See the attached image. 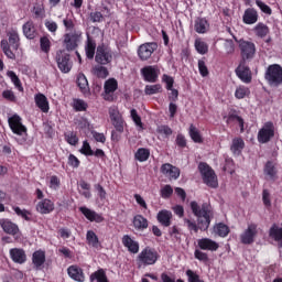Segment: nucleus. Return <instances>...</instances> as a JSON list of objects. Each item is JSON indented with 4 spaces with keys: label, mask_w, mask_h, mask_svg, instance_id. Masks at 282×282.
Returning a JSON list of instances; mask_svg holds the SVG:
<instances>
[{
    "label": "nucleus",
    "mask_w": 282,
    "mask_h": 282,
    "mask_svg": "<svg viewBox=\"0 0 282 282\" xmlns=\"http://www.w3.org/2000/svg\"><path fill=\"white\" fill-rule=\"evenodd\" d=\"M194 257H195V259H197V261H202L203 263H208V261L210 260L208 258V253H206L199 249H196L194 251Z\"/></svg>",
    "instance_id": "58"
},
{
    "label": "nucleus",
    "mask_w": 282,
    "mask_h": 282,
    "mask_svg": "<svg viewBox=\"0 0 282 282\" xmlns=\"http://www.w3.org/2000/svg\"><path fill=\"white\" fill-rule=\"evenodd\" d=\"M239 50H240V56L241 61L245 63L247 61H252L254 58V55L257 54V45H254L253 42L240 40L239 41Z\"/></svg>",
    "instance_id": "8"
},
{
    "label": "nucleus",
    "mask_w": 282,
    "mask_h": 282,
    "mask_svg": "<svg viewBox=\"0 0 282 282\" xmlns=\"http://www.w3.org/2000/svg\"><path fill=\"white\" fill-rule=\"evenodd\" d=\"M246 149V142L241 137L234 138L231 141L230 151L234 155H241V151Z\"/></svg>",
    "instance_id": "32"
},
{
    "label": "nucleus",
    "mask_w": 282,
    "mask_h": 282,
    "mask_svg": "<svg viewBox=\"0 0 282 282\" xmlns=\"http://www.w3.org/2000/svg\"><path fill=\"white\" fill-rule=\"evenodd\" d=\"M9 254L13 263H19L20 265H22V263H25L28 261V256L25 254V250L23 249H10Z\"/></svg>",
    "instance_id": "23"
},
{
    "label": "nucleus",
    "mask_w": 282,
    "mask_h": 282,
    "mask_svg": "<svg viewBox=\"0 0 282 282\" xmlns=\"http://www.w3.org/2000/svg\"><path fill=\"white\" fill-rule=\"evenodd\" d=\"M22 32L25 39H29L30 41L36 39V36L39 35V31H36V25H34V22L32 20H29L22 25Z\"/></svg>",
    "instance_id": "24"
},
{
    "label": "nucleus",
    "mask_w": 282,
    "mask_h": 282,
    "mask_svg": "<svg viewBox=\"0 0 282 282\" xmlns=\"http://www.w3.org/2000/svg\"><path fill=\"white\" fill-rule=\"evenodd\" d=\"M2 98L9 102H17V95L11 89H7L2 93Z\"/></svg>",
    "instance_id": "63"
},
{
    "label": "nucleus",
    "mask_w": 282,
    "mask_h": 282,
    "mask_svg": "<svg viewBox=\"0 0 282 282\" xmlns=\"http://www.w3.org/2000/svg\"><path fill=\"white\" fill-rule=\"evenodd\" d=\"M264 79L270 87H280L282 85V66L280 64H271L264 73Z\"/></svg>",
    "instance_id": "5"
},
{
    "label": "nucleus",
    "mask_w": 282,
    "mask_h": 282,
    "mask_svg": "<svg viewBox=\"0 0 282 282\" xmlns=\"http://www.w3.org/2000/svg\"><path fill=\"white\" fill-rule=\"evenodd\" d=\"M160 194L163 199H169L173 195V187L171 185H165L161 188Z\"/></svg>",
    "instance_id": "62"
},
{
    "label": "nucleus",
    "mask_w": 282,
    "mask_h": 282,
    "mask_svg": "<svg viewBox=\"0 0 282 282\" xmlns=\"http://www.w3.org/2000/svg\"><path fill=\"white\" fill-rule=\"evenodd\" d=\"M79 213H82L88 221H95L96 224H102V221H105V217H102V215L89 209V207H79Z\"/></svg>",
    "instance_id": "17"
},
{
    "label": "nucleus",
    "mask_w": 282,
    "mask_h": 282,
    "mask_svg": "<svg viewBox=\"0 0 282 282\" xmlns=\"http://www.w3.org/2000/svg\"><path fill=\"white\" fill-rule=\"evenodd\" d=\"M90 282L97 281V282H109V279L107 278V272H105V269H99L90 274Z\"/></svg>",
    "instance_id": "38"
},
{
    "label": "nucleus",
    "mask_w": 282,
    "mask_h": 282,
    "mask_svg": "<svg viewBox=\"0 0 282 282\" xmlns=\"http://www.w3.org/2000/svg\"><path fill=\"white\" fill-rule=\"evenodd\" d=\"M151 156V151L147 148H139L134 154L135 160L138 162H147L149 158Z\"/></svg>",
    "instance_id": "43"
},
{
    "label": "nucleus",
    "mask_w": 282,
    "mask_h": 282,
    "mask_svg": "<svg viewBox=\"0 0 282 282\" xmlns=\"http://www.w3.org/2000/svg\"><path fill=\"white\" fill-rule=\"evenodd\" d=\"M175 142H176V145L178 147V149H186V147H187L186 137L182 133H178L176 135Z\"/></svg>",
    "instance_id": "64"
},
{
    "label": "nucleus",
    "mask_w": 282,
    "mask_h": 282,
    "mask_svg": "<svg viewBox=\"0 0 282 282\" xmlns=\"http://www.w3.org/2000/svg\"><path fill=\"white\" fill-rule=\"evenodd\" d=\"M79 153H82V155H86V158L94 155V150H91V145L89 144V141L87 140L83 141V145H82V149L79 150Z\"/></svg>",
    "instance_id": "56"
},
{
    "label": "nucleus",
    "mask_w": 282,
    "mask_h": 282,
    "mask_svg": "<svg viewBox=\"0 0 282 282\" xmlns=\"http://www.w3.org/2000/svg\"><path fill=\"white\" fill-rule=\"evenodd\" d=\"M62 23H63L66 32H74V30L76 28V23L74 22L73 18L66 17L63 19Z\"/></svg>",
    "instance_id": "55"
},
{
    "label": "nucleus",
    "mask_w": 282,
    "mask_h": 282,
    "mask_svg": "<svg viewBox=\"0 0 282 282\" xmlns=\"http://www.w3.org/2000/svg\"><path fill=\"white\" fill-rule=\"evenodd\" d=\"M83 40V32L82 31H73L65 33L63 36V46L65 47L66 52H74L78 50V45Z\"/></svg>",
    "instance_id": "7"
},
{
    "label": "nucleus",
    "mask_w": 282,
    "mask_h": 282,
    "mask_svg": "<svg viewBox=\"0 0 282 282\" xmlns=\"http://www.w3.org/2000/svg\"><path fill=\"white\" fill-rule=\"evenodd\" d=\"M50 188L53 191H58L61 188V178L56 175L50 177Z\"/></svg>",
    "instance_id": "61"
},
{
    "label": "nucleus",
    "mask_w": 282,
    "mask_h": 282,
    "mask_svg": "<svg viewBox=\"0 0 282 282\" xmlns=\"http://www.w3.org/2000/svg\"><path fill=\"white\" fill-rule=\"evenodd\" d=\"M118 90V80L116 78H109L104 84L105 94H113Z\"/></svg>",
    "instance_id": "39"
},
{
    "label": "nucleus",
    "mask_w": 282,
    "mask_h": 282,
    "mask_svg": "<svg viewBox=\"0 0 282 282\" xmlns=\"http://www.w3.org/2000/svg\"><path fill=\"white\" fill-rule=\"evenodd\" d=\"M105 17H111V10L109 7L105 6L100 11H95L90 13V21L93 23H102Z\"/></svg>",
    "instance_id": "27"
},
{
    "label": "nucleus",
    "mask_w": 282,
    "mask_h": 282,
    "mask_svg": "<svg viewBox=\"0 0 282 282\" xmlns=\"http://www.w3.org/2000/svg\"><path fill=\"white\" fill-rule=\"evenodd\" d=\"M144 94L147 96H153L155 94H162V85L155 84V85H147L144 88Z\"/></svg>",
    "instance_id": "50"
},
{
    "label": "nucleus",
    "mask_w": 282,
    "mask_h": 282,
    "mask_svg": "<svg viewBox=\"0 0 282 282\" xmlns=\"http://www.w3.org/2000/svg\"><path fill=\"white\" fill-rule=\"evenodd\" d=\"M169 235H170L172 241H175L177 243H180V241H182V230L180 229V227L177 225H174L169 228Z\"/></svg>",
    "instance_id": "44"
},
{
    "label": "nucleus",
    "mask_w": 282,
    "mask_h": 282,
    "mask_svg": "<svg viewBox=\"0 0 282 282\" xmlns=\"http://www.w3.org/2000/svg\"><path fill=\"white\" fill-rule=\"evenodd\" d=\"M55 63L62 74H69L72 67H74V62H72V55L65 52V50H59L55 54Z\"/></svg>",
    "instance_id": "6"
},
{
    "label": "nucleus",
    "mask_w": 282,
    "mask_h": 282,
    "mask_svg": "<svg viewBox=\"0 0 282 282\" xmlns=\"http://www.w3.org/2000/svg\"><path fill=\"white\" fill-rule=\"evenodd\" d=\"M93 74H94V76H97V78L105 79V78H107V76H109V69H107V67H105V66H101V64H100L93 68Z\"/></svg>",
    "instance_id": "49"
},
{
    "label": "nucleus",
    "mask_w": 282,
    "mask_h": 282,
    "mask_svg": "<svg viewBox=\"0 0 282 282\" xmlns=\"http://www.w3.org/2000/svg\"><path fill=\"white\" fill-rule=\"evenodd\" d=\"M36 107L43 112L48 113L50 112V101L47 100V97L41 93L36 94L34 97Z\"/></svg>",
    "instance_id": "28"
},
{
    "label": "nucleus",
    "mask_w": 282,
    "mask_h": 282,
    "mask_svg": "<svg viewBox=\"0 0 282 282\" xmlns=\"http://www.w3.org/2000/svg\"><path fill=\"white\" fill-rule=\"evenodd\" d=\"M121 243L124 248H127L130 254H138L140 252V242L133 240V238H131L129 235H124L121 238Z\"/></svg>",
    "instance_id": "15"
},
{
    "label": "nucleus",
    "mask_w": 282,
    "mask_h": 282,
    "mask_svg": "<svg viewBox=\"0 0 282 282\" xmlns=\"http://www.w3.org/2000/svg\"><path fill=\"white\" fill-rule=\"evenodd\" d=\"M246 96H250V88L246 86H240L235 91V97L238 100H242V98H246Z\"/></svg>",
    "instance_id": "53"
},
{
    "label": "nucleus",
    "mask_w": 282,
    "mask_h": 282,
    "mask_svg": "<svg viewBox=\"0 0 282 282\" xmlns=\"http://www.w3.org/2000/svg\"><path fill=\"white\" fill-rule=\"evenodd\" d=\"M235 73L241 83H246V85H250V83H252V70H250V66L246 65L245 61H240Z\"/></svg>",
    "instance_id": "12"
},
{
    "label": "nucleus",
    "mask_w": 282,
    "mask_h": 282,
    "mask_svg": "<svg viewBox=\"0 0 282 282\" xmlns=\"http://www.w3.org/2000/svg\"><path fill=\"white\" fill-rule=\"evenodd\" d=\"M40 50L44 54H50V51L52 50V42L48 36L44 35L40 39Z\"/></svg>",
    "instance_id": "48"
},
{
    "label": "nucleus",
    "mask_w": 282,
    "mask_h": 282,
    "mask_svg": "<svg viewBox=\"0 0 282 282\" xmlns=\"http://www.w3.org/2000/svg\"><path fill=\"white\" fill-rule=\"evenodd\" d=\"M7 37L3 39L0 42V47L7 56V58H10V61H15L17 59V52L21 45V37L19 36V31L15 29H11L10 31L7 32Z\"/></svg>",
    "instance_id": "2"
},
{
    "label": "nucleus",
    "mask_w": 282,
    "mask_h": 282,
    "mask_svg": "<svg viewBox=\"0 0 282 282\" xmlns=\"http://www.w3.org/2000/svg\"><path fill=\"white\" fill-rule=\"evenodd\" d=\"M156 133L160 135H165V138H170V135H173V129H171V127L167 124H162L156 128Z\"/></svg>",
    "instance_id": "57"
},
{
    "label": "nucleus",
    "mask_w": 282,
    "mask_h": 282,
    "mask_svg": "<svg viewBox=\"0 0 282 282\" xmlns=\"http://www.w3.org/2000/svg\"><path fill=\"white\" fill-rule=\"evenodd\" d=\"M145 83H158V70L153 66H145L141 69Z\"/></svg>",
    "instance_id": "29"
},
{
    "label": "nucleus",
    "mask_w": 282,
    "mask_h": 282,
    "mask_svg": "<svg viewBox=\"0 0 282 282\" xmlns=\"http://www.w3.org/2000/svg\"><path fill=\"white\" fill-rule=\"evenodd\" d=\"M65 140L70 147H76L78 144V135H76V132H68L65 134Z\"/></svg>",
    "instance_id": "59"
},
{
    "label": "nucleus",
    "mask_w": 282,
    "mask_h": 282,
    "mask_svg": "<svg viewBox=\"0 0 282 282\" xmlns=\"http://www.w3.org/2000/svg\"><path fill=\"white\" fill-rule=\"evenodd\" d=\"M130 117L132 121L134 122L137 130L142 131L144 129V123L142 122V117L138 115V110L134 108L130 110Z\"/></svg>",
    "instance_id": "42"
},
{
    "label": "nucleus",
    "mask_w": 282,
    "mask_h": 282,
    "mask_svg": "<svg viewBox=\"0 0 282 282\" xmlns=\"http://www.w3.org/2000/svg\"><path fill=\"white\" fill-rule=\"evenodd\" d=\"M13 210L18 217H22L25 221H32V218L30 217L32 213H30V210L21 209V207H13Z\"/></svg>",
    "instance_id": "54"
},
{
    "label": "nucleus",
    "mask_w": 282,
    "mask_h": 282,
    "mask_svg": "<svg viewBox=\"0 0 282 282\" xmlns=\"http://www.w3.org/2000/svg\"><path fill=\"white\" fill-rule=\"evenodd\" d=\"M189 138L193 140V142H195L196 144H202L204 142V138L202 137V133L199 132V130L197 129V127H195V124H191L189 126Z\"/></svg>",
    "instance_id": "36"
},
{
    "label": "nucleus",
    "mask_w": 282,
    "mask_h": 282,
    "mask_svg": "<svg viewBox=\"0 0 282 282\" xmlns=\"http://www.w3.org/2000/svg\"><path fill=\"white\" fill-rule=\"evenodd\" d=\"M198 171L202 175V180L206 186L209 188H217L219 186V181L217 180V174L215 170L208 165L206 162H200L198 164Z\"/></svg>",
    "instance_id": "4"
},
{
    "label": "nucleus",
    "mask_w": 282,
    "mask_h": 282,
    "mask_svg": "<svg viewBox=\"0 0 282 282\" xmlns=\"http://www.w3.org/2000/svg\"><path fill=\"white\" fill-rule=\"evenodd\" d=\"M112 126L115 127L118 133H124V119H122V117L112 120Z\"/></svg>",
    "instance_id": "60"
},
{
    "label": "nucleus",
    "mask_w": 282,
    "mask_h": 282,
    "mask_svg": "<svg viewBox=\"0 0 282 282\" xmlns=\"http://www.w3.org/2000/svg\"><path fill=\"white\" fill-rule=\"evenodd\" d=\"M257 224L248 225V228L240 235V241L245 246H250L254 243V238L257 237Z\"/></svg>",
    "instance_id": "13"
},
{
    "label": "nucleus",
    "mask_w": 282,
    "mask_h": 282,
    "mask_svg": "<svg viewBox=\"0 0 282 282\" xmlns=\"http://www.w3.org/2000/svg\"><path fill=\"white\" fill-rule=\"evenodd\" d=\"M89 105L83 99H73V109L76 111H87Z\"/></svg>",
    "instance_id": "52"
},
{
    "label": "nucleus",
    "mask_w": 282,
    "mask_h": 282,
    "mask_svg": "<svg viewBox=\"0 0 282 282\" xmlns=\"http://www.w3.org/2000/svg\"><path fill=\"white\" fill-rule=\"evenodd\" d=\"M85 52L86 58L94 61V56H96V40H94L89 34L87 35Z\"/></svg>",
    "instance_id": "30"
},
{
    "label": "nucleus",
    "mask_w": 282,
    "mask_h": 282,
    "mask_svg": "<svg viewBox=\"0 0 282 282\" xmlns=\"http://www.w3.org/2000/svg\"><path fill=\"white\" fill-rule=\"evenodd\" d=\"M36 210L40 215H50V213H54V202L44 198L36 204Z\"/></svg>",
    "instance_id": "21"
},
{
    "label": "nucleus",
    "mask_w": 282,
    "mask_h": 282,
    "mask_svg": "<svg viewBox=\"0 0 282 282\" xmlns=\"http://www.w3.org/2000/svg\"><path fill=\"white\" fill-rule=\"evenodd\" d=\"M269 237L278 242L279 248H282V227L273 224L269 230Z\"/></svg>",
    "instance_id": "34"
},
{
    "label": "nucleus",
    "mask_w": 282,
    "mask_h": 282,
    "mask_svg": "<svg viewBox=\"0 0 282 282\" xmlns=\"http://www.w3.org/2000/svg\"><path fill=\"white\" fill-rule=\"evenodd\" d=\"M0 226L7 235H11L12 237L19 235V225L12 223V220L2 219L0 220Z\"/></svg>",
    "instance_id": "26"
},
{
    "label": "nucleus",
    "mask_w": 282,
    "mask_h": 282,
    "mask_svg": "<svg viewBox=\"0 0 282 282\" xmlns=\"http://www.w3.org/2000/svg\"><path fill=\"white\" fill-rule=\"evenodd\" d=\"M7 76L11 79V83H13L15 89H18V91H21L23 94L24 91L23 84H21V79L19 78L17 73H14V70H9L7 73Z\"/></svg>",
    "instance_id": "41"
},
{
    "label": "nucleus",
    "mask_w": 282,
    "mask_h": 282,
    "mask_svg": "<svg viewBox=\"0 0 282 282\" xmlns=\"http://www.w3.org/2000/svg\"><path fill=\"white\" fill-rule=\"evenodd\" d=\"M156 220L163 228H171V224H173V213L167 209H162L158 213Z\"/></svg>",
    "instance_id": "20"
},
{
    "label": "nucleus",
    "mask_w": 282,
    "mask_h": 282,
    "mask_svg": "<svg viewBox=\"0 0 282 282\" xmlns=\"http://www.w3.org/2000/svg\"><path fill=\"white\" fill-rule=\"evenodd\" d=\"M214 232L218 235V237H226L227 235H230V227H228L224 223H218L214 226Z\"/></svg>",
    "instance_id": "40"
},
{
    "label": "nucleus",
    "mask_w": 282,
    "mask_h": 282,
    "mask_svg": "<svg viewBox=\"0 0 282 282\" xmlns=\"http://www.w3.org/2000/svg\"><path fill=\"white\" fill-rule=\"evenodd\" d=\"M9 127L11 131H13V133L17 135H23V133H28V128L23 126L19 115H13L11 118H9Z\"/></svg>",
    "instance_id": "14"
},
{
    "label": "nucleus",
    "mask_w": 282,
    "mask_h": 282,
    "mask_svg": "<svg viewBox=\"0 0 282 282\" xmlns=\"http://www.w3.org/2000/svg\"><path fill=\"white\" fill-rule=\"evenodd\" d=\"M161 173L165 175V177H169V180H178L181 172H180V167L171 163H164L161 166Z\"/></svg>",
    "instance_id": "18"
},
{
    "label": "nucleus",
    "mask_w": 282,
    "mask_h": 282,
    "mask_svg": "<svg viewBox=\"0 0 282 282\" xmlns=\"http://www.w3.org/2000/svg\"><path fill=\"white\" fill-rule=\"evenodd\" d=\"M32 263L35 270H41L42 265L45 264V251L36 250L32 254Z\"/></svg>",
    "instance_id": "33"
},
{
    "label": "nucleus",
    "mask_w": 282,
    "mask_h": 282,
    "mask_svg": "<svg viewBox=\"0 0 282 282\" xmlns=\"http://www.w3.org/2000/svg\"><path fill=\"white\" fill-rule=\"evenodd\" d=\"M191 210L195 217H197V223L185 218L184 223L187 226L189 232H206L208 228H210V221L215 217V212L213 210V206L210 203H203L202 206L197 204V202L193 200L191 203Z\"/></svg>",
    "instance_id": "1"
},
{
    "label": "nucleus",
    "mask_w": 282,
    "mask_h": 282,
    "mask_svg": "<svg viewBox=\"0 0 282 282\" xmlns=\"http://www.w3.org/2000/svg\"><path fill=\"white\" fill-rule=\"evenodd\" d=\"M194 47L198 54H202V55L208 54V44L202 41V39L195 40Z\"/></svg>",
    "instance_id": "47"
},
{
    "label": "nucleus",
    "mask_w": 282,
    "mask_h": 282,
    "mask_svg": "<svg viewBox=\"0 0 282 282\" xmlns=\"http://www.w3.org/2000/svg\"><path fill=\"white\" fill-rule=\"evenodd\" d=\"M133 227L139 230H147L149 228V220L142 215H135L132 220Z\"/></svg>",
    "instance_id": "35"
},
{
    "label": "nucleus",
    "mask_w": 282,
    "mask_h": 282,
    "mask_svg": "<svg viewBox=\"0 0 282 282\" xmlns=\"http://www.w3.org/2000/svg\"><path fill=\"white\" fill-rule=\"evenodd\" d=\"M67 274L70 279H73V281L85 282V272L76 264L68 267Z\"/></svg>",
    "instance_id": "22"
},
{
    "label": "nucleus",
    "mask_w": 282,
    "mask_h": 282,
    "mask_svg": "<svg viewBox=\"0 0 282 282\" xmlns=\"http://www.w3.org/2000/svg\"><path fill=\"white\" fill-rule=\"evenodd\" d=\"M76 84L79 87L80 93L85 98H89L91 96V89L89 88V82L87 80V77L85 74L79 73L77 75Z\"/></svg>",
    "instance_id": "19"
},
{
    "label": "nucleus",
    "mask_w": 282,
    "mask_h": 282,
    "mask_svg": "<svg viewBox=\"0 0 282 282\" xmlns=\"http://www.w3.org/2000/svg\"><path fill=\"white\" fill-rule=\"evenodd\" d=\"M229 122H238L240 131H241V133H243L245 121H243V118H241V117H239V115H237V110H231L228 113L227 124H229Z\"/></svg>",
    "instance_id": "37"
},
{
    "label": "nucleus",
    "mask_w": 282,
    "mask_h": 282,
    "mask_svg": "<svg viewBox=\"0 0 282 282\" xmlns=\"http://www.w3.org/2000/svg\"><path fill=\"white\" fill-rule=\"evenodd\" d=\"M155 52H158V43L145 42L138 47L137 54L140 61H149Z\"/></svg>",
    "instance_id": "11"
},
{
    "label": "nucleus",
    "mask_w": 282,
    "mask_h": 282,
    "mask_svg": "<svg viewBox=\"0 0 282 282\" xmlns=\"http://www.w3.org/2000/svg\"><path fill=\"white\" fill-rule=\"evenodd\" d=\"M263 173L271 182H276V164L272 161H268L264 165Z\"/></svg>",
    "instance_id": "31"
},
{
    "label": "nucleus",
    "mask_w": 282,
    "mask_h": 282,
    "mask_svg": "<svg viewBox=\"0 0 282 282\" xmlns=\"http://www.w3.org/2000/svg\"><path fill=\"white\" fill-rule=\"evenodd\" d=\"M208 26V21L206 19H199L195 22V32L197 34H206V28Z\"/></svg>",
    "instance_id": "51"
},
{
    "label": "nucleus",
    "mask_w": 282,
    "mask_h": 282,
    "mask_svg": "<svg viewBox=\"0 0 282 282\" xmlns=\"http://www.w3.org/2000/svg\"><path fill=\"white\" fill-rule=\"evenodd\" d=\"M197 247L199 248V250L217 252V250H219V242H217L210 238H200L197 240Z\"/></svg>",
    "instance_id": "16"
},
{
    "label": "nucleus",
    "mask_w": 282,
    "mask_h": 282,
    "mask_svg": "<svg viewBox=\"0 0 282 282\" xmlns=\"http://www.w3.org/2000/svg\"><path fill=\"white\" fill-rule=\"evenodd\" d=\"M160 260V253L155 248L145 247L137 257L139 268H147V265H155Z\"/></svg>",
    "instance_id": "3"
},
{
    "label": "nucleus",
    "mask_w": 282,
    "mask_h": 282,
    "mask_svg": "<svg viewBox=\"0 0 282 282\" xmlns=\"http://www.w3.org/2000/svg\"><path fill=\"white\" fill-rule=\"evenodd\" d=\"M242 21L246 25H254V23L259 21V13L254 10V8H248L245 10Z\"/></svg>",
    "instance_id": "25"
},
{
    "label": "nucleus",
    "mask_w": 282,
    "mask_h": 282,
    "mask_svg": "<svg viewBox=\"0 0 282 282\" xmlns=\"http://www.w3.org/2000/svg\"><path fill=\"white\" fill-rule=\"evenodd\" d=\"M86 241L88 246H93V248H98L100 246V240L94 230H88L86 234Z\"/></svg>",
    "instance_id": "45"
},
{
    "label": "nucleus",
    "mask_w": 282,
    "mask_h": 282,
    "mask_svg": "<svg viewBox=\"0 0 282 282\" xmlns=\"http://www.w3.org/2000/svg\"><path fill=\"white\" fill-rule=\"evenodd\" d=\"M95 61L98 65H109L113 61V52L105 44L98 45L95 54Z\"/></svg>",
    "instance_id": "9"
},
{
    "label": "nucleus",
    "mask_w": 282,
    "mask_h": 282,
    "mask_svg": "<svg viewBox=\"0 0 282 282\" xmlns=\"http://www.w3.org/2000/svg\"><path fill=\"white\" fill-rule=\"evenodd\" d=\"M272 138H274V122L267 121L258 132V142L268 144Z\"/></svg>",
    "instance_id": "10"
},
{
    "label": "nucleus",
    "mask_w": 282,
    "mask_h": 282,
    "mask_svg": "<svg viewBox=\"0 0 282 282\" xmlns=\"http://www.w3.org/2000/svg\"><path fill=\"white\" fill-rule=\"evenodd\" d=\"M254 32L260 39H265V36L270 34V28L260 22L256 25Z\"/></svg>",
    "instance_id": "46"
}]
</instances>
